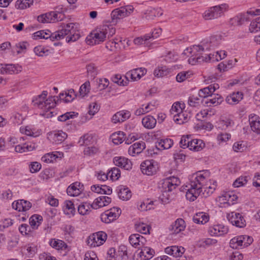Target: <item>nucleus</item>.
<instances>
[{"label": "nucleus", "mask_w": 260, "mask_h": 260, "mask_svg": "<svg viewBox=\"0 0 260 260\" xmlns=\"http://www.w3.org/2000/svg\"><path fill=\"white\" fill-rule=\"evenodd\" d=\"M209 173L207 171H199L192 174L189 178V183L186 185V198L190 201H194L200 196L207 197L211 194L216 187V182L211 184L208 181Z\"/></svg>", "instance_id": "1"}, {"label": "nucleus", "mask_w": 260, "mask_h": 260, "mask_svg": "<svg viewBox=\"0 0 260 260\" xmlns=\"http://www.w3.org/2000/svg\"><path fill=\"white\" fill-rule=\"evenodd\" d=\"M76 24L69 23L67 24L63 28L57 31L50 35V32L44 31V36L47 37V39H50L51 41L61 40L65 36L66 41L68 43L74 42L77 41L80 37L78 30L75 27Z\"/></svg>", "instance_id": "2"}, {"label": "nucleus", "mask_w": 260, "mask_h": 260, "mask_svg": "<svg viewBox=\"0 0 260 260\" xmlns=\"http://www.w3.org/2000/svg\"><path fill=\"white\" fill-rule=\"evenodd\" d=\"M48 92L43 91L42 93L32 100L34 106L44 110L42 115L46 118H51L54 116V111H51L56 106L55 96H50L46 99Z\"/></svg>", "instance_id": "3"}, {"label": "nucleus", "mask_w": 260, "mask_h": 260, "mask_svg": "<svg viewBox=\"0 0 260 260\" xmlns=\"http://www.w3.org/2000/svg\"><path fill=\"white\" fill-rule=\"evenodd\" d=\"M205 47L201 45H194L192 47L187 48L183 53L187 55L188 53L191 55L188 59L189 63L193 65L196 63H201L204 61L205 56H203V53L205 50Z\"/></svg>", "instance_id": "4"}, {"label": "nucleus", "mask_w": 260, "mask_h": 260, "mask_svg": "<svg viewBox=\"0 0 260 260\" xmlns=\"http://www.w3.org/2000/svg\"><path fill=\"white\" fill-rule=\"evenodd\" d=\"M134 8L131 6L122 7L120 8L114 10L111 14V21L110 22L113 24H116L118 20L128 16L133 11Z\"/></svg>", "instance_id": "5"}, {"label": "nucleus", "mask_w": 260, "mask_h": 260, "mask_svg": "<svg viewBox=\"0 0 260 260\" xmlns=\"http://www.w3.org/2000/svg\"><path fill=\"white\" fill-rule=\"evenodd\" d=\"M107 235L106 233L100 231L92 234L87 239V244L91 247H98L103 244L106 241Z\"/></svg>", "instance_id": "6"}, {"label": "nucleus", "mask_w": 260, "mask_h": 260, "mask_svg": "<svg viewBox=\"0 0 260 260\" xmlns=\"http://www.w3.org/2000/svg\"><path fill=\"white\" fill-rule=\"evenodd\" d=\"M120 214V209L114 207L103 213L101 215V219L103 222L106 223H109L116 220L119 216Z\"/></svg>", "instance_id": "7"}, {"label": "nucleus", "mask_w": 260, "mask_h": 260, "mask_svg": "<svg viewBox=\"0 0 260 260\" xmlns=\"http://www.w3.org/2000/svg\"><path fill=\"white\" fill-rule=\"evenodd\" d=\"M229 221L233 225L238 228H244L246 225V221L239 213L232 212L227 215Z\"/></svg>", "instance_id": "8"}, {"label": "nucleus", "mask_w": 260, "mask_h": 260, "mask_svg": "<svg viewBox=\"0 0 260 260\" xmlns=\"http://www.w3.org/2000/svg\"><path fill=\"white\" fill-rule=\"evenodd\" d=\"M180 181L178 178L172 176L167 178L161 181L160 188L168 190H173L176 186L180 185Z\"/></svg>", "instance_id": "9"}, {"label": "nucleus", "mask_w": 260, "mask_h": 260, "mask_svg": "<svg viewBox=\"0 0 260 260\" xmlns=\"http://www.w3.org/2000/svg\"><path fill=\"white\" fill-rule=\"evenodd\" d=\"M223 6H217L210 8L206 10L203 14V16L206 20H211L220 17L222 11Z\"/></svg>", "instance_id": "10"}, {"label": "nucleus", "mask_w": 260, "mask_h": 260, "mask_svg": "<svg viewBox=\"0 0 260 260\" xmlns=\"http://www.w3.org/2000/svg\"><path fill=\"white\" fill-rule=\"evenodd\" d=\"M22 67L18 64H0V74H13L21 72Z\"/></svg>", "instance_id": "11"}, {"label": "nucleus", "mask_w": 260, "mask_h": 260, "mask_svg": "<svg viewBox=\"0 0 260 260\" xmlns=\"http://www.w3.org/2000/svg\"><path fill=\"white\" fill-rule=\"evenodd\" d=\"M157 167L153 160H146L141 164L142 172L147 175H152L157 171Z\"/></svg>", "instance_id": "12"}, {"label": "nucleus", "mask_w": 260, "mask_h": 260, "mask_svg": "<svg viewBox=\"0 0 260 260\" xmlns=\"http://www.w3.org/2000/svg\"><path fill=\"white\" fill-rule=\"evenodd\" d=\"M105 31H106V27L102 26L96 28L91 34L92 38L94 39L95 44H99L105 40L107 37Z\"/></svg>", "instance_id": "13"}, {"label": "nucleus", "mask_w": 260, "mask_h": 260, "mask_svg": "<svg viewBox=\"0 0 260 260\" xmlns=\"http://www.w3.org/2000/svg\"><path fill=\"white\" fill-rule=\"evenodd\" d=\"M154 254V250L144 245L141 246V250L138 253V256L140 258V260H148L152 258Z\"/></svg>", "instance_id": "14"}, {"label": "nucleus", "mask_w": 260, "mask_h": 260, "mask_svg": "<svg viewBox=\"0 0 260 260\" xmlns=\"http://www.w3.org/2000/svg\"><path fill=\"white\" fill-rule=\"evenodd\" d=\"M12 208L18 211H26L31 207V204L29 201L24 200H19L14 201L12 204Z\"/></svg>", "instance_id": "15"}, {"label": "nucleus", "mask_w": 260, "mask_h": 260, "mask_svg": "<svg viewBox=\"0 0 260 260\" xmlns=\"http://www.w3.org/2000/svg\"><path fill=\"white\" fill-rule=\"evenodd\" d=\"M147 70L145 68H140L135 69L126 73L125 78H131L133 81H137L146 74Z\"/></svg>", "instance_id": "16"}, {"label": "nucleus", "mask_w": 260, "mask_h": 260, "mask_svg": "<svg viewBox=\"0 0 260 260\" xmlns=\"http://www.w3.org/2000/svg\"><path fill=\"white\" fill-rule=\"evenodd\" d=\"M113 162L115 165L123 168L124 170H129L132 168L131 160L123 157H115L113 158Z\"/></svg>", "instance_id": "17"}, {"label": "nucleus", "mask_w": 260, "mask_h": 260, "mask_svg": "<svg viewBox=\"0 0 260 260\" xmlns=\"http://www.w3.org/2000/svg\"><path fill=\"white\" fill-rule=\"evenodd\" d=\"M186 227L185 221L182 218H178L173 222L170 227V230L173 234H177L183 231Z\"/></svg>", "instance_id": "18"}, {"label": "nucleus", "mask_w": 260, "mask_h": 260, "mask_svg": "<svg viewBox=\"0 0 260 260\" xmlns=\"http://www.w3.org/2000/svg\"><path fill=\"white\" fill-rule=\"evenodd\" d=\"M165 252L175 257H181L185 251V249L182 246H172L165 248Z\"/></svg>", "instance_id": "19"}, {"label": "nucleus", "mask_w": 260, "mask_h": 260, "mask_svg": "<svg viewBox=\"0 0 260 260\" xmlns=\"http://www.w3.org/2000/svg\"><path fill=\"white\" fill-rule=\"evenodd\" d=\"M131 116V113L128 111L122 110L115 113L112 118V121L114 123L122 122L128 119Z\"/></svg>", "instance_id": "20"}, {"label": "nucleus", "mask_w": 260, "mask_h": 260, "mask_svg": "<svg viewBox=\"0 0 260 260\" xmlns=\"http://www.w3.org/2000/svg\"><path fill=\"white\" fill-rule=\"evenodd\" d=\"M145 148V143L143 141L136 142L128 148V153L132 156L140 153Z\"/></svg>", "instance_id": "21"}, {"label": "nucleus", "mask_w": 260, "mask_h": 260, "mask_svg": "<svg viewBox=\"0 0 260 260\" xmlns=\"http://www.w3.org/2000/svg\"><path fill=\"white\" fill-rule=\"evenodd\" d=\"M237 199V196L233 192L229 191L223 193L219 197V201L221 204H227L230 205L232 202Z\"/></svg>", "instance_id": "22"}, {"label": "nucleus", "mask_w": 260, "mask_h": 260, "mask_svg": "<svg viewBox=\"0 0 260 260\" xmlns=\"http://www.w3.org/2000/svg\"><path fill=\"white\" fill-rule=\"evenodd\" d=\"M129 241L132 246L135 247L138 245L144 246L146 242L145 238L137 234L131 235L129 237Z\"/></svg>", "instance_id": "23"}, {"label": "nucleus", "mask_w": 260, "mask_h": 260, "mask_svg": "<svg viewBox=\"0 0 260 260\" xmlns=\"http://www.w3.org/2000/svg\"><path fill=\"white\" fill-rule=\"evenodd\" d=\"M173 144V141L170 139L158 138L155 142L156 147L159 150L169 149Z\"/></svg>", "instance_id": "24"}, {"label": "nucleus", "mask_w": 260, "mask_h": 260, "mask_svg": "<svg viewBox=\"0 0 260 260\" xmlns=\"http://www.w3.org/2000/svg\"><path fill=\"white\" fill-rule=\"evenodd\" d=\"M191 117V114L186 111H181L174 115V120L177 123L181 124L187 122Z\"/></svg>", "instance_id": "25"}, {"label": "nucleus", "mask_w": 260, "mask_h": 260, "mask_svg": "<svg viewBox=\"0 0 260 260\" xmlns=\"http://www.w3.org/2000/svg\"><path fill=\"white\" fill-rule=\"evenodd\" d=\"M228 232V228L221 224L214 225L211 227L209 230L211 235L217 236L223 235L226 234Z\"/></svg>", "instance_id": "26"}, {"label": "nucleus", "mask_w": 260, "mask_h": 260, "mask_svg": "<svg viewBox=\"0 0 260 260\" xmlns=\"http://www.w3.org/2000/svg\"><path fill=\"white\" fill-rule=\"evenodd\" d=\"M249 20L247 14H240L230 19V23L234 26H239L243 24Z\"/></svg>", "instance_id": "27"}, {"label": "nucleus", "mask_w": 260, "mask_h": 260, "mask_svg": "<svg viewBox=\"0 0 260 260\" xmlns=\"http://www.w3.org/2000/svg\"><path fill=\"white\" fill-rule=\"evenodd\" d=\"M117 192L119 198L123 200H128L132 197L131 190L126 186L120 185L117 188Z\"/></svg>", "instance_id": "28"}, {"label": "nucleus", "mask_w": 260, "mask_h": 260, "mask_svg": "<svg viewBox=\"0 0 260 260\" xmlns=\"http://www.w3.org/2000/svg\"><path fill=\"white\" fill-rule=\"evenodd\" d=\"M243 98V93L238 91L233 92V93L227 96L225 101L227 103L231 105H235L238 103Z\"/></svg>", "instance_id": "29"}, {"label": "nucleus", "mask_w": 260, "mask_h": 260, "mask_svg": "<svg viewBox=\"0 0 260 260\" xmlns=\"http://www.w3.org/2000/svg\"><path fill=\"white\" fill-rule=\"evenodd\" d=\"M51 138L57 144L61 143L67 137V135L66 133L60 131L58 132H54L49 135Z\"/></svg>", "instance_id": "30"}, {"label": "nucleus", "mask_w": 260, "mask_h": 260, "mask_svg": "<svg viewBox=\"0 0 260 260\" xmlns=\"http://www.w3.org/2000/svg\"><path fill=\"white\" fill-rule=\"evenodd\" d=\"M249 121L251 130L256 134H260V118L256 116L249 117Z\"/></svg>", "instance_id": "31"}, {"label": "nucleus", "mask_w": 260, "mask_h": 260, "mask_svg": "<svg viewBox=\"0 0 260 260\" xmlns=\"http://www.w3.org/2000/svg\"><path fill=\"white\" fill-rule=\"evenodd\" d=\"M205 143L202 140L191 139L190 142V144L189 145V148L191 150L199 151L205 147Z\"/></svg>", "instance_id": "32"}, {"label": "nucleus", "mask_w": 260, "mask_h": 260, "mask_svg": "<svg viewBox=\"0 0 260 260\" xmlns=\"http://www.w3.org/2000/svg\"><path fill=\"white\" fill-rule=\"evenodd\" d=\"M35 148V145L30 143H25L22 145H18L15 146V149L17 152L22 153L33 150Z\"/></svg>", "instance_id": "33"}, {"label": "nucleus", "mask_w": 260, "mask_h": 260, "mask_svg": "<svg viewBox=\"0 0 260 260\" xmlns=\"http://www.w3.org/2000/svg\"><path fill=\"white\" fill-rule=\"evenodd\" d=\"M142 123L145 128L152 129L155 127L156 120L153 116L149 115L142 119Z\"/></svg>", "instance_id": "34"}, {"label": "nucleus", "mask_w": 260, "mask_h": 260, "mask_svg": "<svg viewBox=\"0 0 260 260\" xmlns=\"http://www.w3.org/2000/svg\"><path fill=\"white\" fill-rule=\"evenodd\" d=\"M209 215L204 212H199L193 217V220L195 223L204 224L209 221Z\"/></svg>", "instance_id": "35"}, {"label": "nucleus", "mask_w": 260, "mask_h": 260, "mask_svg": "<svg viewBox=\"0 0 260 260\" xmlns=\"http://www.w3.org/2000/svg\"><path fill=\"white\" fill-rule=\"evenodd\" d=\"M57 153L58 154V155L53 152L47 153L42 157L41 160L47 164L53 162L57 158H61L63 156L62 153L57 152Z\"/></svg>", "instance_id": "36"}, {"label": "nucleus", "mask_w": 260, "mask_h": 260, "mask_svg": "<svg viewBox=\"0 0 260 260\" xmlns=\"http://www.w3.org/2000/svg\"><path fill=\"white\" fill-rule=\"evenodd\" d=\"M96 208L94 207V204L92 205L87 203H83L79 205L78 211L80 214L84 215L89 213L91 208Z\"/></svg>", "instance_id": "37"}, {"label": "nucleus", "mask_w": 260, "mask_h": 260, "mask_svg": "<svg viewBox=\"0 0 260 260\" xmlns=\"http://www.w3.org/2000/svg\"><path fill=\"white\" fill-rule=\"evenodd\" d=\"M111 202V199L107 196H101L97 198L94 202V206L103 207L108 205Z\"/></svg>", "instance_id": "38"}, {"label": "nucleus", "mask_w": 260, "mask_h": 260, "mask_svg": "<svg viewBox=\"0 0 260 260\" xmlns=\"http://www.w3.org/2000/svg\"><path fill=\"white\" fill-rule=\"evenodd\" d=\"M161 186L160 183L159 185V188L161 192V194L159 196V199L161 201V203L164 204H166L169 203L171 200V197L170 195L169 192L172 190H168L167 189H164L162 188H160Z\"/></svg>", "instance_id": "39"}, {"label": "nucleus", "mask_w": 260, "mask_h": 260, "mask_svg": "<svg viewBox=\"0 0 260 260\" xmlns=\"http://www.w3.org/2000/svg\"><path fill=\"white\" fill-rule=\"evenodd\" d=\"M51 247L57 250H63L67 248V244L63 241L58 239H52L50 242Z\"/></svg>", "instance_id": "40"}, {"label": "nucleus", "mask_w": 260, "mask_h": 260, "mask_svg": "<svg viewBox=\"0 0 260 260\" xmlns=\"http://www.w3.org/2000/svg\"><path fill=\"white\" fill-rule=\"evenodd\" d=\"M43 218L39 215H34L29 218V224L32 229H37L41 224Z\"/></svg>", "instance_id": "41"}, {"label": "nucleus", "mask_w": 260, "mask_h": 260, "mask_svg": "<svg viewBox=\"0 0 260 260\" xmlns=\"http://www.w3.org/2000/svg\"><path fill=\"white\" fill-rule=\"evenodd\" d=\"M63 210L64 213L68 215H73L76 211L74 204L71 201H65Z\"/></svg>", "instance_id": "42"}, {"label": "nucleus", "mask_w": 260, "mask_h": 260, "mask_svg": "<svg viewBox=\"0 0 260 260\" xmlns=\"http://www.w3.org/2000/svg\"><path fill=\"white\" fill-rule=\"evenodd\" d=\"M79 185V183L75 182L69 186L67 189L68 194L73 197L79 195L80 192V190L78 188Z\"/></svg>", "instance_id": "43"}, {"label": "nucleus", "mask_w": 260, "mask_h": 260, "mask_svg": "<svg viewBox=\"0 0 260 260\" xmlns=\"http://www.w3.org/2000/svg\"><path fill=\"white\" fill-rule=\"evenodd\" d=\"M230 247L233 249L243 248V244L241 236L236 237L232 239L230 242Z\"/></svg>", "instance_id": "44"}, {"label": "nucleus", "mask_w": 260, "mask_h": 260, "mask_svg": "<svg viewBox=\"0 0 260 260\" xmlns=\"http://www.w3.org/2000/svg\"><path fill=\"white\" fill-rule=\"evenodd\" d=\"M113 142L116 145L121 144L125 139V134L122 132H118L112 136Z\"/></svg>", "instance_id": "45"}, {"label": "nucleus", "mask_w": 260, "mask_h": 260, "mask_svg": "<svg viewBox=\"0 0 260 260\" xmlns=\"http://www.w3.org/2000/svg\"><path fill=\"white\" fill-rule=\"evenodd\" d=\"M33 3V0H18L16 2L15 7L18 9H24L29 7Z\"/></svg>", "instance_id": "46"}, {"label": "nucleus", "mask_w": 260, "mask_h": 260, "mask_svg": "<svg viewBox=\"0 0 260 260\" xmlns=\"http://www.w3.org/2000/svg\"><path fill=\"white\" fill-rule=\"evenodd\" d=\"M64 97V101L66 102H70L72 101L74 98L76 96V94H75V92L73 89H71L68 90V92H66L65 94L63 93H60L59 94V98L60 99H63V96Z\"/></svg>", "instance_id": "47"}, {"label": "nucleus", "mask_w": 260, "mask_h": 260, "mask_svg": "<svg viewBox=\"0 0 260 260\" xmlns=\"http://www.w3.org/2000/svg\"><path fill=\"white\" fill-rule=\"evenodd\" d=\"M51 21L52 22L61 21L64 18V15L61 12L55 10L54 11L49 13Z\"/></svg>", "instance_id": "48"}, {"label": "nucleus", "mask_w": 260, "mask_h": 260, "mask_svg": "<svg viewBox=\"0 0 260 260\" xmlns=\"http://www.w3.org/2000/svg\"><path fill=\"white\" fill-rule=\"evenodd\" d=\"M249 30L251 32L260 31V17L256 18L250 23Z\"/></svg>", "instance_id": "49"}, {"label": "nucleus", "mask_w": 260, "mask_h": 260, "mask_svg": "<svg viewBox=\"0 0 260 260\" xmlns=\"http://www.w3.org/2000/svg\"><path fill=\"white\" fill-rule=\"evenodd\" d=\"M150 41V34L146 35L144 36L138 37L134 39V42L136 45H147Z\"/></svg>", "instance_id": "50"}, {"label": "nucleus", "mask_w": 260, "mask_h": 260, "mask_svg": "<svg viewBox=\"0 0 260 260\" xmlns=\"http://www.w3.org/2000/svg\"><path fill=\"white\" fill-rule=\"evenodd\" d=\"M211 98L206 102V104H211L214 106H217L221 103L223 101V98L219 94H212Z\"/></svg>", "instance_id": "51"}, {"label": "nucleus", "mask_w": 260, "mask_h": 260, "mask_svg": "<svg viewBox=\"0 0 260 260\" xmlns=\"http://www.w3.org/2000/svg\"><path fill=\"white\" fill-rule=\"evenodd\" d=\"M135 228L137 232L142 234H146L149 232V226L143 222L136 223Z\"/></svg>", "instance_id": "52"}, {"label": "nucleus", "mask_w": 260, "mask_h": 260, "mask_svg": "<svg viewBox=\"0 0 260 260\" xmlns=\"http://www.w3.org/2000/svg\"><path fill=\"white\" fill-rule=\"evenodd\" d=\"M108 175L112 180H117L120 177V171L116 167L112 168L108 173Z\"/></svg>", "instance_id": "53"}, {"label": "nucleus", "mask_w": 260, "mask_h": 260, "mask_svg": "<svg viewBox=\"0 0 260 260\" xmlns=\"http://www.w3.org/2000/svg\"><path fill=\"white\" fill-rule=\"evenodd\" d=\"M92 140V136L87 134L80 138L78 143L81 146L88 145L90 144Z\"/></svg>", "instance_id": "54"}, {"label": "nucleus", "mask_w": 260, "mask_h": 260, "mask_svg": "<svg viewBox=\"0 0 260 260\" xmlns=\"http://www.w3.org/2000/svg\"><path fill=\"white\" fill-rule=\"evenodd\" d=\"M89 87L90 83L89 81H86L84 84H83L80 88V95L81 96V97H84L86 95L89 91Z\"/></svg>", "instance_id": "55"}, {"label": "nucleus", "mask_w": 260, "mask_h": 260, "mask_svg": "<svg viewBox=\"0 0 260 260\" xmlns=\"http://www.w3.org/2000/svg\"><path fill=\"white\" fill-rule=\"evenodd\" d=\"M153 201L147 200L146 202L141 203L138 209L141 211H147L152 208Z\"/></svg>", "instance_id": "56"}, {"label": "nucleus", "mask_w": 260, "mask_h": 260, "mask_svg": "<svg viewBox=\"0 0 260 260\" xmlns=\"http://www.w3.org/2000/svg\"><path fill=\"white\" fill-rule=\"evenodd\" d=\"M246 148V147L243 141L235 142L233 146L234 151L237 152H243Z\"/></svg>", "instance_id": "57"}, {"label": "nucleus", "mask_w": 260, "mask_h": 260, "mask_svg": "<svg viewBox=\"0 0 260 260\" xmlns=\"http://www.w3.org/2000/svg\"><path fill=\"white\" fill-rule=\"evenodd\" d=\"M200 102L197 95H192L189 98L188 104L191 107H196L200 105Z\"/></svg>", "instance_id": "58"}, {"label": "nucleus", "mask_w": 260, "mask_h": 260, "mask_svg": "<svg viewBox=\"0 0 260 260\" xmlns=\"http://www.w3.org/2000/svg\"><path fill=\"white\" fill-rule=\"evenodd\" d=\"M221 41V37L219 35L213 36L210 38V47L214 48L218 46Z\"/></svg>", "instance_id": "59"}, {"label": "nucleus", "mask_w": 260, "mask_h": 260, "mask_svg": "<svg viewBox=\"0 0 260 260\" xmlns=\"http://www.w3.org/2000/svg\"><path fill=\"white\" fill-rule=\"evenodd\" d=\"M78 115V113L75 114L74 112H67L58 117V120L60 121H65L70 118H73Z\"/></svg>", "instance_id": "60"}, {"label": "nucleus", "mask_w": 260, "mask_h": 260, "mask_svg": "<svg viewBox=\"0 0 260 260\" xmlns=\"http://www.w3.org/2000/svg\"><path fill=\"white\" fill-rule=\"evenodd\" d=\"M191 138L188 136H183L181 137L180 141V146L181 148H189V145L191 141Z\"/></svg>", "instance_id": "61"}, {"label": "nucleus", "mask_w": 260, "mask_h": 260, "mask_svg": "<svg viewBox=\"0 0 260 260\" xmlns=\"http://www.w3.org/2000/svg\"><path fill=\"white\" fill-rule=\"evenodd\" d=\"M191 74L189 72H181L176 76V80L178 82H182L189 77Z\"/></svg>", "instance_id": "62"}, {"label": "nucleus", "mask_w": 260, "mask_h": 260, "mask_svg": "<svg viewBox=\"0 0 260 260\" xmlns=\"http://www.w3.org/2000/svg\"><path fill=\"white\" fill-rule=\"evenodd\" d=\"M212 92L210 90L209 86L205 87L199 90L198 95L201 98H206L211 96L212 94Z\"/></svg>", "instance_id": "63"}, {"label": "nucleus", "mask_w": 260, "mask_h": 260, "mask_svg": "<svg viewBox=\"0 0 260 260\" xmlns=\"http://www.w3.org/2000/svg\"><path fill=\"white\" fill-rule=\"evenodd\" d=\"M184 107L183 104H181L179 103H174L171 109V113L172 114H175L181 112L182 111V108Z\"/></svg>", "instance_id": "64"}]
</instances>
